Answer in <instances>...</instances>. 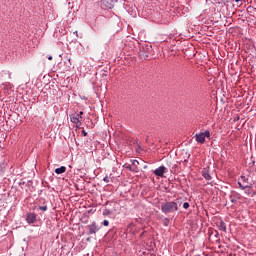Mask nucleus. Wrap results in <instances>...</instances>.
<instances>
[{
    "label": "nucleus",
    "mask_w": 256,
    "mask_h": 256,
    "mask_svg": "<svg viewBox=\"0 0 256 256\" xmlns=\"http://www.w3.org/2000/svg\"><path fill=\"white\" fill-rule=\"evenodd\" d=\"M161 211L164 215H169V213L179 211V205L175 201H168L161 204Z\"/></svg>",
    "instance_id": "nucleus-1"
},
{
    "label": "nucleus",
    "mask_w": 256,
    "mask_h": 256,
    "mask_svg": "<svg viewBox=\"0 0 256 256\" xmlns=\"http://www.w3.org/2000/svg\"><path fill=\"white\" fill-rule=\"evenodd\" d=\"M197 143L203 145L205 143V138L211 139V132L209 130H205L204 132H200L195 135Z\"/></svg>",
    "instance_id": "nucleus-2"
},
{
    "label": "nucleus",
    "mask_w": 256,
    "mask_h": 256,
    "mask_svg": "<svg viewBox=\"0 0 256 256\" xmlns=\"http://www.w3.org/2000/svg\"><path fill=\"white\" fill-rule=\"evenodd\" d=\"M98 5L101 9H113V1L111 0H99Z\"/></svg>",
    "instance_id": "nucleus-3"
},
{
    "label": "nucleus",
    "mask_w": 256,
    "mask_h": 256,
    "mask_svg": "<svg viewBox=\"0 0 256 256\" xmlns=\"http://www.w3.org/2000/svg\"><path fill=\"white\" fill-rule=\"evenodd\" d=\"M154 175H156V177H165V173H167V167L165 166H160L158 168H156L153 171Z\"/></svg>",
    "instance_id": "nucleus-4"
},
{
    "label": "nucleus",
    "mask_w": 256,
    "mask_h": 256,
    "mask_svg": "<svg viewBox=\"0 0 256 256\" xmlns=\"http://www.w3.org/2000/svg\"><path fill=\"white\" fill-rule=\"evenodd\" d=\"M2 89L6 95H11L13 93V84L5 82L2 84Z\"/></svg>",
    "instance_id": "nucleus-5"
},
{
    "label": "nucleus",
    "mask_w": 256,
    "mask_h": 256,
    "mask_svg": "<svg viewBox=\"0 0 256 256\" xmlns=\"http://www.w3.org/2000/svg\"><path fill=\"white\" fill-rule=\"evenodd\" d=\"M26 222L29 225H33V223H36L37 222V214H35L34 212H29L26 215Z\"/></svg>",
    "instance_id": "nucleus-6"
},
{
    "label": "nucleus",
    "mask_w": 256,
    "mask_h": 256,
    "mask_svg": "<svg viewBox=\"0 0 256 256\" xmlns=\"http://www.w3.org/2000/svg\"><path fill=\"white\" fill-rule=\"evenodd\" d=\"M88 235H95L99 231V227L96 222H92V224L87 226Z\"/></svg>",
    "instance_id": "nucleus-7"
},
{
    "label": "nucleus",
    "mask_w": 256,
    "mask_h": 256,
    "mask_svg": "<svg viewBox=\"0 0 256 256\" xmlns=\"http://www.w3.org/2000/svg\"><path fill=\"white\" fill-rule=\"evenodd\" d=\"M70 121H71V123H74V125H76V127H81V121H83V120L79 117V115L72 114L70 116Z\"/></svg>",
    "instance_id": "nucleus-8"
},
{
    "label": "nucleus",
    "mask_w": 256,
    "mask_h": 256,
    "mask_svg": "<svg viewBox=\"0 0 256 256\" xmlns=\"http://www.w3.org/2000/svg\"><path fill=\"white\" fill-rule=\"evenodd\" d=\"M202 176L204 177V179H206V181H211V174L209 172V168H203L202 169Z\"/></svg>",
    "instance_id": "nucleus-9"
},
{
    "label": "nucleus",
    "mask_w": 256,
    "mask_h": 256,
    "mask_svg": "<svg viewBox=\"0 0 256 256\" xmlns=\"http://www.w3.org/2000/svg\"><path fill=\"white\" fill-rule=\"evenodd\" d=\"M218 229L220 231H223L224 233H227V225L225 224V222L223 220H221L219 223H218Z\"/></svg>",
    "instance_id": "nucleus-10"
},
{
    "label": "nucleus",
    "mask_w": 256,
    "mask_h": 256,
    "mask_svg": "<svg viewBox=\"0 0 256 256\" xmlns=\"http://www.w3.org/2000/svg\"><path fill=\"white\" fill-rule=\"evenodd\" d=\"M246 11H247V13H249L251 15V17H255L256 8L254 6H248Z\"/></svg>",
    "instance_id": "nucleus-11"
},
{
    "label": "nucleus",
    "mask_w": 256,
    "mask_h": 256,
    "mask_svg": "<svg viewBox=\"0 0 256 256\" xmlns=\"http://www.w3.org/2000/svg\"><path fill=\"white\" fill-rule=\"evenodd\" d=\"M130 163L132 165V168L135 169V173L139 172V161L137 160H130Z\"/></svg>",
    "instance_id": "nucleus-12"
},
{
    "label": "nucleus",
    "mask_w": 256,
    "mask_h": 256,
    "mask_svg": "<svg viewBox=\"0 0 256 256\" xmlns=\"http://www.w3.org/2000/svg\"><path fill=\"white\" fill-rule=\"evenodd\" d=\"M65 171H67V167L61 166L59 168H56L54 170V173H56V175H62V173H65Z\"/></svg>",
    "instance_id": "nucleus-13"
},
{
    "label": "nucleus",
    "mask_w": 256,
    "mask_h": 256,
    "mask_svg": "<svg viewBox=\"0 0 256 256\" xmlns=\"http://www.w3.org/2000/svg\"><path fill=\"white\" fill-rule=\"evenodd\" d=\"M238 186H239V189H241L242 191H245V189H251L253 187V185H243L241 184V182H238Z\"/></svg>",
    "instance_id": "nucleus-14"
},
{
    "label": "nucleus",
    "mask_w": 256,
    "mask_h": 256,
    "mask_svg": "<svg viewBox=\"0 0 256 256\" xmlns=\"http://www.w3.org/2000/svg\"><path fill=\"white\" fill-rule=\"evenodd\" d=\"M40 201H43L42 204H44V205H43V206H39L38 209H39L40 211H43V212L47 211L48 207L46 206V203H47V202L45 201V199H40Z\"/></svg>",
    "instance_id": "nucleus-15"
},
{
    "label": "nucleus",
    "mask_w": 256,
    "mask_h": 256,
    "mask_svg": "<svg viewBox=\"0 0 256 256\" xmlns=\"http://www.w3.org/2000/svg\"><path fill=\"white\" fill-rule=\"evenodd\" d=\"M123 167H124L125 169L130 170L132 173H135V169L133 168V165H132V164L125 163V164L123 165Z\"/></svg>",
    "instance_id": "nucleus-16"
},
{
    "label": "nucleus",
    "mask_w": 256,
    "mask_h": 256,
    "mask_svg": "<svg viewBox=\"0 0 256 256\" xmlns=\"http://www.w3.org/2000/svg\"><path fill=\"white\" fill-rule=\"evenodd\" d=\"M163 225H164V227H169V218L163 219Z\"/></svg>",
    "instance_id": "nucleus-17"
},
{
    "label": "nucleus",
    "mask_w": 256,
    "mask_h": 256,
    "mask_svg": "<svg viewBox=\"0 0 256 256\" xmlns=\"http://www.w3.org/2000/svg\"><path fill=\"white\" fill-rule=\"evenodd\" d=\"M189 207H190L189 202L183 203V209H189Z\"/></svg>",
    "instance_id": "nucleus-18"
},
{
    "label": "nucleus",
    "mask_w": 256,
    "mask_h": 256,
    "mask_svg": "<svg viewBox=\"0 0 256 256\" xmlns=\"http://www.w3.org/2000/svg\"><path fill=\"white\" fill-rule=\"evenodd\" d=\"M241 179H242L243 183H247L249 181V178H247L245 176H241Z\"/></svg>",
    "instance_id": "nucleus-19"
},
{
    "label": "nucleus",
    "mask_w": 256,
    "mask_h": 256,
    "mask_svg": "<svg viewBox=\"0 0 256 256\" xmlns=\"http://www.w3.org/2000/svg\"><path fill=\"white\" fill-rule=\"evenodd\" d=\"M102 225H104V227H109V220H104Z\"/></svg>",
    "instance_id": "nucleus-20"
},
{
    "label": "nucleus",
    "mask_w": 256,
    "mask_h": 256,
    "mask_svg": "<svg viewBox=\"0 0 256 256\" xmlns=\"http://www.w3.org/2000/svg\"><path fill=\"white\" fill-rule=\"evenodd\" d=\"M103 181H104V183H109V181H110L109 176H105V177L103 178Z\"/></svg>",
    "instance_id": "nucleus-21"
},
{
    "label": "nucleus",
    "mask_w": 256,
    "mask_h": 256,
    "mask_svg": "<svg viewBox=\"0 0 256 256\" xmlns=\"http://www.w3.org/2000/svg\"><path fill=\"white\" fill-rule=\"evenodd\" d=\"M76 115H79V118L83 120V111H80L79 113H75Z\"/></svg>",
    "instance_id": "nucleus-22"
},
{
    "label": "nucleus",
    "mask_w": 256,
    "mask_h": 256,
    "mask_svg": "<svg viewBox=\"0 0 256 256\" xmlns=\"http://www.w3.org/2000/svg\"><path fill=\"white\" fill-rule=\"evenodd\" d=\"M82 135H83L84 137H87V132H86L85 130H82Z\"/></svg>",
    "instance_id": "nucleus-23"
},
{
    "label": "nucleus",
    "mask_w": 256,
    "mask_h": 256,
    "mask_svg": "<svg viewBox=\"0 0 256 256\" xmlns=\"http://www.w3.org/2000/svg\"><path fill=\"white\" fill-rule=\"evenodd\" d=\"M235 3H240L238 4L239 6L243 5V3H241V0H235Z\"/></svg>",
    "instance_id": "nucleus-24"
},
{
    "label": "nucleus",
    "mask_w": 256,
    "mask_h": 256,
    "mask_svg": "<svg viewBox=\"0 0 256 256\" xmlns=\"http://www.w3.org/2000/svg\"><path fill=\"white\" fill-rule=\"evenodd\" d=\"M74 35H76V37H79V32L75 31Z\"/></svg>",
    "instance_id": "nucleus-25"
},
{
    "label": "nucleus",
    "mask_w": 256,
    "mask_h": 256,
    "mask_svg": "<svg viewBox=\"0 0 256 256\" xmlns=\"http://www.w3.org/2000/svg\"><path fill=\"white\" fill-rule=\"evenodd\" d=\"M48 60H49V61H53V56H49V57H48Z\"/></svg>",
    "instance_id": "nucleus-26"
},
{
    "label": "nucleus",
    "mask_w": 256,
    "mask_h": 256,
    "mask_svg": "<svg viewBox=\"0 0 256 256\" xmlns=\"http://www.w3.org/2000/svg\"><path fill=\"white\" fill-rule=\"evenodd\" d=\"M8 77L9 79H11V72H8Z\"/></svg>",
    "instance_id": "nucleus-27"
},
{
    "label": "nucleus",
    "mask_w": 256,
    "mask_h": 256,
    "mask_svg": "<svg viewBox=\"0 0 256 256\" xmlns=\"http://www.w3.org/2000/svg\"><path fill=\"white\" fill-rule=\"evenodd\" d=\"M255 165V161H252V166Z\"/></svg>",
    "instance_id": "nucleus-28"
},
{
    "label": "nucleus",
    "mask_w": 256,
    "mask_h": 256,
    "mask_svg": "<svg viewBox=\"0 0 256 256\" xmlns=\"http://www.w3.org/2000/svg\"><path fill=\"white\" fill-rule=\"evenodd\" d=\"M86 241H91V239H90V238H87Z\"/></svg>",
    "instance_id": "nucleus-29"
},
{
    "label": "nucleus",
    "mask_w": 256,
    "mask_h": 256,
    "mask_svg": "<svg viewBox=\"0 0 256 256\" xmlns=\"http://www.w3.org/2000/svg\"><path fill=\"white\" fill-rule=\"evenodd\" d=\"M246 193H248V195H249V193H250L249 190H247Z\"/></svg>",
    "instance_id": "nucleus-30"
},
{
    "label": "nucleus",
    "mask_w": 256,
    "mask_h": 256,
    "mask_svg": "<svg viewBox=\"0 0 256 256\" xmlns=\"http://www.w3.org/2000/svg\"><path fill=\"white\" fill-rule=\"evenodd\" d=\"M184 163H187V160H184Z\"/></svg>",
    "instance_id": "nucleus-31"
}]
</instances>
